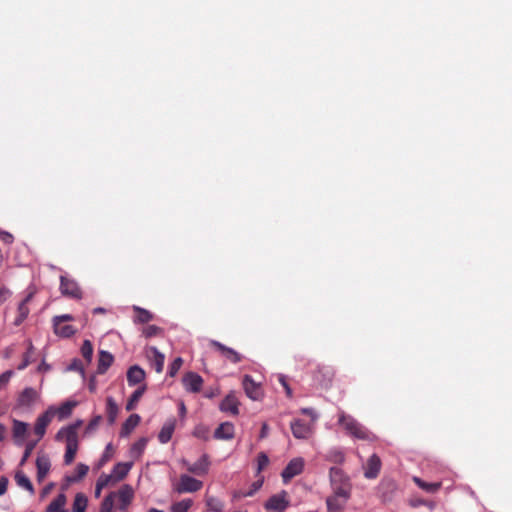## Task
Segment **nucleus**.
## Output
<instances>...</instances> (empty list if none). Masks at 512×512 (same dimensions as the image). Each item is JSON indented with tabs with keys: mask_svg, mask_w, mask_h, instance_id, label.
<instances>
[{
	"mask_svg": "<svg viewBox=\"0 0 512 512\" xmlns=\"http://www.w3.org/2000/svg\"><path fill=\"white\" fill-rule=\"evenodd\" d=\"M27 424L22 422V421H19V420H14L13 421V436L15 438H24L26 433H27Z\"/></svg>",
	"mask_w": 512,
	"mask_h": 512,
	"instance_id": "nucleus-40",
	"label": "nucleus"
},
{
	"mask_svg": "<svg viewBox=\"0 0 512 512\" xmlns=\"http://www.w3.org/2000/svg\"><path fill=\"white\" fill-rule=\"evenodd\" d=\"M50 459L47 455H40L36 459L37 480L42 482L50 470Z\"/></svg>",
	"mask_w": 512,
	"mask_h": 512,
	"instance_id": "nucleus-22",
	"label": "nucleus"
},
{
	"mask_svg": "<svg viewBox=\"0 0 512 512\" xmlns=\"http://www.w3.org/2000/svg\"><path fill=\"white\" fill-rule=\"evenodd\" d=\"M304 461L302 458L292 459L281 473L284 483H288L292 478L302 473Z\"/></svg>",
	"mask_w": 512,
	"mask_h": 512,
	"instance_id": "nucleus-8",
	"label": "nucleus"
},
{
	"mask_svg": "<svg viewBox=\"0 0 512 512\" xmlns=\"http://www.w3.org/2000/svg\"><path fill=\"white\" fill-rule=\"evenodd\" d=\"M101 422H102L101 415H96L95 417H93L85 428V434H91V433L95 432L98 429Z\"/></svg>",
	"mask_w": 512,
	"mask_h": 512,
	"instance_id": "nucleus-45",
	"label": "nucleus"
},
{
	"mask_svg": "<svg viewBox=\"0 0 512 512\" xmlns=\"http://www.w3.org/2000/svg\"><path fill=\"white\" fill-rule=\"evenodd\" d=\"M89 471V467L86 464L79 463L77 464L75 471L72 475L66 477V480L69 483H75L83 479Z\"/></svg>",
	"mask_w": 512,
	"mask_h": 512,
	"instance_id": "nucleus-29",
	"label": "nucleus"
},
{
	"mask_svg": "<svg viewBox=\"0 0 512 512\" xmlns=\"http://www.w3.org/2000/svg\"><path fill=\"white\" fill-rule=\"evenodd\" d=\"M88 389L90 392L92 393H95L96 390H97V381H96V377L95 376H92L90 379H89V382H88Z\"/></svg>",
	"mask_w": 512,
	"mask_h": 512,
	"instance_id": "nucleus-52",
	"label": "nucleus"
},
{
	"mask_svg": "<svg viewBox=\"0 0 512 512\" xmlns=\"http://www.w3.org/2000/svg\"><path fill=\"white\" fill-rule=\"evenodd\" d=\"M104 312H105V309L101 308V307L95 308L93 310V313H104Z\"/></svg>",
	"mask_w": 512,
	"mask_h": 512,
	"instance_id": "nucleus-63",
	"label": "nucleus"
},
{
	"mask_svg": "<svg viewBox=\"0 0 512 512\" xmlns=\"http://www.w3.org/2000/svg\"><path fill=\"white\" fill-rule=\"evenodd\" d=\"M102 489H103L102 487H100L98 484H96V486H95V496L96 497L100 496Z\"/></svg>",
	"mask_w": 512,
	"mask_h": 512,
	"instance_id": "nucleus-61",
	"label": "nucleus"
},
{
	"mask_svg": "<svg viewBox=\"0 0 512 512\" xmlns=\"http://www.w3.org/2000/svg\"><path fill=\"white\" fill-rule=\"evenodd\" d=\"M148 512H163L162 510L151 508Z\"/></svg>",
	"mask_w": 512,
	"mask_h": 512,
	"instance_id": "nucleus-64",
	"label": "nucleus"
},
{
	"mask_svg": "<svg viewBox=\"0 0 512 512\" xmlns=\"http://www.w3.org/2000/svg\"><path fill=\"white\" fill-rule=\"evenodd\" d=\"M6 437V428L3 424H0V441H3Z\"/></svg>",
	"mask_w": 512,
	"mask_h": 512,
	"instance_id": "nucleus-59",
	"label": "nucleus"
},
{
	"mask_svg": "<svg viewBox=\"0 0 512 512\" xmlns=\"http://www.w3.org/2000/svg\"><path fill=\"white\" fill-rule=\"evenodd\" d=\"M188 472L195 474L197 476H204L209 471V459L206 454L202 455L195 463H189L187 461H183Z\"/></svg>",
	"mask_w": 512,
	"mask_h": 512,
	"instance_id": "nucleus-9",
	"label": "nucleus"
},
{
	"mask_svg": "<svg viewBox=\"0 0 512 512\" xmlns=\"http://www.w3.org/2000/svg\"><path fill=\"white\" fill-rule=\"evenodd\" d=\"M113 454H114V447L111 443H109L106 445L104 453L101 456V459L99 461V466L101 467V466L105 465L113 457Z\"/></svg>",
	"mask_w": 512,
	"mask_h": 512,
	"instance_id": "nucleus-46",
	"label": "nucleus"
},
{
	"mask_svg": "<svg viewBox=\"0 0 512 512\" xmlns=\"http://www.w3.org/2000/svg\"><path fill=\"white\" fill-rule=\"evenodd\" d=\"M66 504V496L63 493L57 495V497L50 502L47 506L45 512H60L61 510H65L64 506Z\"/></svg>",
	"mask_w": 512,
	"mask_h": 512,
	"instance_id": "nucleus-32",
	"label": "nucleus"
},
{
	"mask_svg": "<svg viewBox=\"0 0 512 512\" xmlns=\"http://www.w3.org/2000/svg\"><path fill=\"white\" fill-rule=\"evenodd\" d=\"M414 482L418 485V487L429 493H435L441 487V483H427L418 477H414Z\"/></svg>",
	"mask_w": 512,
	"mask_h": 512,
	"instance_id": "nucleus-39",
	"label": "nucleus"
},
{
	"mask_svg": "<svg viewBox=\"0 0 512 512\" xmlns=\"http://www.w3.org/2000/svg\"><path fill=\"white\" fill-rule=\"evenodd\" d=\"M146 390V387L145 386H141L139 388H137L130 396L127 404H126V410L127 411H131L133 410L135 407H136V404L138 403V401L141 399V397L143 396L144 392Z\"/></svg>",
	"mask_w": 512,
	"mask_h": 512,
	"instance_id": "nucleus-36",
	"label": "nucleus"
},
{
	"mask_svg": "<svg viewBox=\"0 0 512 512\" xmlns=\"http://www.w3.org/2000/svg\"><path fill=\"white\" fill-rule=\"evenodd\" d=\"M235 428L231 422L221 423L214 432V438L218 440H231L234 437Z\"/></svg>",
	"mask_w": 512,
	"mask_h": 512,
	"instance_id": "nucleus-20",
	"label": "nucleus"
},
{
	"mask_svg": "<svg viewBox=\"0 0 512 512\" xmlns=\"http://www.w3.org/2000/svg\"><path fill=\"white\" fill-rule=\"evenodd\" d=\"M285 391H286V394L291 397L292 396V390L290 388L289 385H287L286 387H284Z\"/></svg>",
	"mask_w": 512,
	"mask_h": 512,
	"instance_id": "nucleus-62",
	"label": "nucleus"
},
{
	"mask_svg": "<svg viewBox=\"0 0 512 512\" xmlns=\"http://www.w3.org/2000/svg\"><path fill=\"white\" fill-rule=\"evenodd\" d=\"M267 435H268V425L266 423H263L259 437L261 439H264L267 437Z\"/></svg>",
	"mask_w": 512,
	"mask_h": 512,
	"instance_id": "nucleus-58",
	"label": "nucleus"
},
{
	"mask_svg": "<svg viewBox=\"0 0 512 512\" xmlns=\"http://www.w3.org/2000/svg\"><path fill=\"white\" fill-rule=\"evenodd\" d=\"M113 481V478L111 476V474H102L100 475V477L98 478L96 484H98L100 487H102L103 489L105 487H107L111 482Z\"/></svg>",
	"mask_w": 512,
	"mask_h": 512,
	"instance_id": "nucleus-49",
	"label": "nucleus"
},
{
	"mask_svg": "<svg viewBox=\"0 0 512 512\" xmlns=\"http://www.w3.org/2000/svg\"><path fill=\"white\" fill-rule=\"evenodd\" d=\"M133 310L136 314L135 318H134L135 323H142V324L148 323V322L152 321L154 318V315L150 311H148L144 308L134 306Z\"/></svg>",
	"mask_w": 512,
	"mask_h": 512,
	"instance_id": "nucleus-30",
	"label": "nucleus"
},
{
	"mask_svg": "<svg viewBox=\"0 0 512 512\" xmlns=\"http://www.w3.org/2000/svg\"><path fill=\"white\" fill-rule=\"evenodd\" d=\"M147 442L148 440L142 437L130 447L129 457L131 458V461L134 462V460H138L142 456L146 448Z\"/></svg>",
	"mask_w": 512,
	"mask_h": 512,
	"instance_id": "nucleus-28",
	"label": "nucleus"
},
{
	"mask_svg": "<svg viewBox=\"0 0 512 512\" xmlns=\"http://www.w3.org/2000/svg\"><path fill=\"white\" fill-rule=\"evenodd\" d=\"M329 479L332 493L339 496L351 497L352 483L344 471L338 467H331L329 470Z\"/></svg>",
	"mask_w": 512,
	"mask_h": 512,
	"instance_id": "nucleus-2",
	"label": "nucleus"
},
{
	"mask_svg": "<svg viewBox=\"0 0 512 512\" xmlns=\"http://www.w3.org/2000/svg\"><path fill=\"white\" fill-rule=\"evenodd\" d=\"M141 418L138 414H131L122 424L120 430L121 437H127L139 424Z\"/></svg>",
	"mask_w": 512,
	"mask_h": 512,
	"instance_id": "nucleus-25",
	"label": "nucleus"
},
{
	"mask_svg": "<svg viewBox=\"0 0 512 512\" xmlns=\"http://www.w3.org/2000/svg\"><path fill=\"white\" fill-rule=\"evenodd\" d=\"M10 292L6 288L0 289V305H2L9 297Z\"/></svg>",
	"mask_w": 512,
	"mask_h": 512,
	"instance_id": "nucleus-53",
	"label": "nucleus"
},
{
	"mask_svg": "<svg viewBox=\"0 0 512 512\" xmlns=\"http://www.w3.org/2000/svg\"><path fill=\"white\" fill-rule=\"evenodd\" d=\"M75 406L76 402L67 401L63 403L57 410H54V412L58 415L60 420H63L72 414V410Z\"/></svg>",
	"mask_w": 512,
	"mask_h": 512,
	"instance_id": "nucleus-37",
	"label": "nucleus"
},
{
	"mask_svg": "<svg viewBox=\"0 0 512 512\" xmlns=\"http://www.w3.org/2000/svg\"><path fill=\"white\" fill-rule=\"evenodd\" d=\"M291 431L297 439H307L311 434V427L303 420L296 419L291 422Z\"/></svg>",
	"mask_w": 512,
	"mask_h": 512,
	"instance_id": "nucleus-17",
	"label": "nucleus"
},
{
	"mask_svg": "<svg viewBox=\"0 0 512 512\" xmlns=\"http://www.w3.org/2000/svg\"><path fill=\"white\" fill-rule=\"evenodd\" d=\"M7 486H8V480L7 478L5 477H2L0 479V496L3 495L6 490H7Z\"/></svg>",
	"mask_w": 512,
	"mask_h": 512,
	"instance_id": "nucleus-56",
	"label": "nucleus"
},
{
	"mask_svg": "<svg viewBox=\"0 0 512 512\" xmlns=\"http://www.w3.org/2000/svg\"><path fill=\"white\" fill-rule=\"evenodd\" d=\"M70 369H72V370H77V371H80V372H83L82 363H81L79 360H75V361L71 364Z\"/></svg>",
	"mask_w": 512,
	"mask_h": 512,
	"instance_id": "nucleus-57",
	"label": "nucleus"
},
{
	"mask_svg": "<svg viewBox=\"0 0 512 512\" xmlns=\"http://www.w3.org/2000/svg\"><path fill=\"white\" fill-rule=\"evenodd\" d=\"M203 487V482L187 474H182L174 485V490L179 493H194Z\"/></svg>",
	"mask_w": 512,
	"mask_h": 512,
	"instance_id": "nucleus-5",
	"label": "nucleus"
},
{
	"mask_svg": "<svg viewBox=\"0 0 512 512\" xmlns=\"http://www.w3.org/2000/svg\"><path fill=\"white\" fill-rule=\"evenodd\" d=\"M380 468L381 460L376 454H373L367 461V466L364 473L365 477L368 479L376 478L380 472Z\"/></svg>",
	"mask_w": 512,
	"mask_h": 512,
	"instance_id": "nucleus-21",
	"label": "nucleus"
},
{
	"mask_svg": "<svg viewBox=\"0 0 512 512\" xmlns=\"http://www.w3.org/2000/svg\"><path fill=\"white\" fill-rule=\"evenodd\" d=\"M0 238L3 242L9 244L13 241V236L8 232H1Z\"/></svg>",
	"mask_w": 512,
	"mask_h": 512,
	"instance_id": "nucleus-54",
	"label": "nucleus"
},
{
	"mask_svg": "<svg viewBox=\"0 0 512 512\" xmlns=\"http://www.w3.org/2000/svg\"><path fill=\"white\" fill-rule=\"evenodd\" d=\"M81 354L83 358L87 361V363L91 362L93 356V346L91 341L84 340L81 346Z\"/></svg>",
	"mask_w": 512,
	"mask_h": 512,
	"instance_id": "nucleus-44",
	"label": "nucleus"
},
{
	"mask_svg": "<svg viewBox=\"0 0 512 512\" xmlns=\"http://www.w3.org/2000/svg\"><path fill=\"white\" fill-rule=\"evenodd\" d=\"M60 291L62 295L72 299L82 298V290L79 287L78 283L75 280L70 279L66 276L60 277Z\"/></svg>",
	"mask_w": 512,
	"mask_h": 512,
	"instance_id": "nucleus-6",
	"label": "nucleus"
},
{
	"mask_svg": "<svg viewBox=\"0 0 512 512\" xmlns=\"http://www.w3.org/2000/svg\"><path fill=\"white\" fill-rule=\"evenodd\" d=\"M54 415V409L49 408L46 412L37 418L34 426V433L38 436V440H40L45 435L46 428L51 423Z\"/></svg>",
	"mask_w": 512,
	"mask_h": 512,
	"instance_id": "nucleus-10",
	"label": "nucleus"
},
{
	"mask_svg": "<svg viewBox=\"0 0 512 512\" xmlns=\"http://www.w3.org/2000/svg\"><path fill=\"white\" fill-rule=\"evenodd\" d=\"M63 441L66 442V451L64 454V463L71 464L78 451L79 441L78 438L64 437Z\"/></svg>",
	"mask_w": 512,
	"mask_h": 512,
	"instance_id": "nucleus-19",
	"label": "nucleus"
},
{
	"mask_svg": "<svg viewBox=\"0 0 512 512\" xmlns=\"http://www.w3.org/2000/svg\"><path fill=\"white\" fill-rule=\"evenodd\" d=\"M144 378L145 371L137 365L130 367L127 371V382L129 386H135L141 383Z\"/></svg>",
	"mask_w": 512,
	"mask_h": 512,
	"instance_id": "nucleus-24",
	"label": "nucleus"
},
{
	"mask_svg": "<svg viewBox=\"0 0 512 512\" xmlns=\"http://www.w3.org/2000/svg\"><path fill=\"white\" fill-rule=\"evenodd\" d=\"M301 412L304 413V414L310 415L312 418L316 417L315 414H314V411L312 409H310V408H303L301 410Z\"/></svg>",
	"mask_w": 512,
	"mask_h": 512,
	"instance_id": "nucleus-60",
	"label": "nucleus"
},
{
	"mask_svg": "<svg viewBox=\"0 0 512 512\" xmlns=\"http://www.w3.org/2000/svg\"><path fill=\"white\" fill-rule=\"evenodd\" d=\"M210 346L218 350L228 361L232 363H239L243 359V356L240 353L230 347L225 346L219 341L211 340Z\"/></svg>",
	"mask_w": 512,
	"mask_h": 512,
	"instance_id": "nucleus-11",
	"label": "nucleus"
},
{
	"mask_svg": "<svg viewBox=\"0 0 512 512\" xmlns=\"http://www.w3.org/2000/svg\"><path fill=\"white\" fill-rule=\"evenodd\" d=\"M350 498L351 497L339 496L338 494L332 493L326 498V506L328 512H342Z\"/></svg>",
	"mask_w": 512,
	"mask_h": 512,
	"instance_id": "nucleus-13",
	"label": "nucleus"
},
{
	"mask_svg": "<svg viewBox=\"0 0 512 512\" xmlns=\"http://www.w3.org/2000/svg\"><path fill=\"white\" fill-rule=\"evenodd\" d=\"M183 364V360L181 357H177L173 360V362L169 366V375L171 377L175 376L177 372L180 370L181 366Z\"/></svg>",
	"mask_w": 512,
	"mask_h": 512,
	"instance_id": "nucleus-47",
	"label": "nucleus"
},
{
	"mask_svg": "<svg viewBox=\"0 0 512 512\" xmlns=\"http://www.w3.org/2000/svg\"><path fill=\"white\" fill-rule=\"evenodd\" d=\"M147 355L150 358L152 368L157 373H161L164 367V355L156 347H149L147 349Z\"/></svg>",
	"mask_w": 512,
	"mask_h": 512,
	"instance_id": "nucleus-18",
	"label": "nucleus"
},
{
	"mask_svg": "<svg viewBox=\"0 0 512 512\" xmlns=\"http://www.w3.org/2000/svg\"><path fill=\"white\" fill-rule=\"evenodd\" d=\"M268 463H269L268 456L263 452L259 453V455L257 457L258 472H261L263 469H265L266 466L268 465Z\"/></svg>",
	"mask_w": 512,
	"mask_h": 512,
	"instance_id": "nucleus-48",
	"label": "nucleus"
},
{
	"mask_svg": "<svg viewBox=\"0 0 512 512\" xmlns=\"http://www.w3.org/2000/svg\"><path fill=\"white\" fill-rule=\"evenodd\" d=\"M88 504V498L83 493H77L74 498L72 511L85 512Z\"/></svg>",
	"mask_w": 512,
	"mask_h": 512,
	"instance_id": "nucleus-35",
	"label": "nucleus"
},
{
	"mask_svg": "<svg viewBox=\"0 0 512 512\" xmlns=\"http://www.w3.org/2000/svg\"><path fill=\"white\" fill-rule=\"evenodd\" d=\"M242 385L246 395L250 399L257 401L263 397L261 385L256 383L250 375H245L243 377Z\"/></svg>",
	"mask_w": 512,
	"mask_h": 512,
	"instance_id": "nucleus-7",
	"label": "nucleus"
},
{
	"mask_svg": "<svg viewBox=\"0 0 512 512\" xmlns=\"http://www.w3.org/2000/svg\"><path fill=\"white\" fill-rule=\"evenodd\" d=\"M192 504L193 501L191 499H183L179 502L172 504L171 512H188Z\"/></svg>",
	"mask_w": 512,
	"mask_h": 512,
	"instance_id": "nucleus-41",
	"label": "nucleus"
},
{
	"mask_svg": "<svg viewBox=\"0 0 512 512\" xmlns=\"http://www.w3.org/2000/svg\"><path fill=\"white\" fill-rule=\"evenodd\" d=\"M29 363H30V354H29V352H27L24 355L22 363L18 366V369L23 370L24 368H26L29 365Z\"/></svg>",
	"mask_w": 512,
	"mask_h": 512,
	"instance_id": "nucleus-55",
	"label": "nucleus"
},
{
	"mask_svg": "<svg viewBox=\"0 0 512 512\" xmlns=\"http://www.w3.org/2000/svg\"><path fill=\"white\" fill-rule=\"evenodd\" d=\"M239 401L233 393L228 394L220 404V410L223 412H229L232 415H238L239 413Z\"/></svg>",
	"mask_w": 512,
	"mask_h": 512,
	"instance_id": "nucleus-23",
	"label": "nucleus"
},
{
	"mask_svg": "<svg viewBox=\"0 0 512 512\" xmlns=\"http://www.w3.org/2000/svg\"><path fill=\"white\" fill-rule=\"evenodd\" d=\"M37 442H29L27 443L26 447H25V451L23 453V456H22V459H21V465H23L27 459L30 457L35 445H36Z\"/></svg>",
	"mask_w": 512,
	"mask_h": 512,
	"instance_id": "nucleus-50",
	"label": "nucleus"
},
{
	"mask_svg": "<svg viewBox=\"0 0 512 512\" xmlns=\"http://www.w3.org/2000/svg\"><path fill=\"white\" fill-rule=\"evenodd\" d=\"M134 499V490L131 485L124 484L117 491L110 492L102 501L99 512H127Z\"/></svg>",
	"mask_w": 512,
	"mask_h": 512,
	"instance_id": "nucleus-1",
	"label": "nucleus"
},
{
	"mask_svg": "<svg viewBox=\"0 0 512 512\" xmlns=\"http://www.w3.org/2000/svg\"><path fill=\"white\" fill-rule=\"evenodd\" d=\"M142 334L146 338H152L163 334V329L156 325H148L142 329Z\"/></svg>",
	"mask_w": 512,
	"mask_h": 512,
	"instance_id": "nucleus-43",
	"label": "nucleus"
},
{
	"mask_svg": "<svg viewBox=\"0 0 512 512\" xmlns=\"http://www.w3.org/2000/svg\"><path fill=\"white\" fill-rule=\"evenodd\" d=\"M12 371H6L0 375V388L9 382Z\"/></svg>",
	"mask_w": 512,
	"mask_h": 512,
	"instance_id": "nucleus-51",
	"label": "nucleus"
},
{
	"mask_svg": "<svg viewBox=\"0 0 512 512\" xmlns=\"http://www.w3.org/2000/svg\"><path fill=\"white\" fill-rule=\"evenodd\" d=\"M183 385L185 389L192 393H197L201 390L203 385L202 377L194 372H188L183 377Z\"/></svg>",
	"mask_w": 512,
	"mask_h": 512,
	"instance_id": "nucleus-14",
	"label": "nucleus"
},
{
	"mask_svg": "<svg viewBox=\"0 0 512 512\" xmlns=\"http://www.w3.org/2000/svg\"><path fill=\"white\" fill-rule=\"evenodd\" d=\"M119 408L117 403L114 401L112 397H108L106 400V412H107V418L110 424L114 423L117 414H118Z\"/></svg>",
	"mask_w": 512,
	"mask_h": 512,
	"instance_id": "nucleus-34",
	"label": "nucleus"
},
{
	"mask_svg": "<svg viewBox=\"0 0 512 512\" xmlns=\"http://www.w3.org/2000/svg\"><path fill=\"white\" fill-rule=\"evenodd\" d=\"M206 507L212 512H223L224 502L217 497L207 495L205 497Z\"/></svg>",
	"mask_w": 512,
	"mask_h": 512,
	"instance_id": "nucleus-33",
	"label": "nucleus"
},
{
	"mask_svg": "<svg viewBox=\"0 0 512 512\" xmlns=\"http://www.w3.org/2000/svg\"><path fill=\"white\" fill-rule=\"evenodd\" d=\"M289 506V501L286 499V493L275 494L271 496L265 503L267 510L275 512H283Z\"/></svg>",
	"mask_w": 512,
	"mask_h": 512,
	"instance_id": "nucleus-12",
	"label": "nucleus"
},
{
	"mask_svg": "<svg viewBox=\"0 0 512 512\" xmlns=\"http://www.w3.org/2000/svg\"><path fill=\"white\" fill-rule=\"evenodd\" d=\"M114 361V357L111 353L107 351H100L99 352V359H98V367L97 372L99 374H104L108 368L112 365Z\"/></svg>",
	"mask_w": 512,
	"mask_h": 512,
	"instance_id": "nucleus-26",
	"label": "nucleus"
},
{
	"mask_svg": "<svg viewBox=\"0 0 512 512\" xmlns=\"http://www.w3.org/2000/svg\"><path fill=\"white\" fill-rule=\"evenodd\" d=\"M37 398V392L35 389L28 387L25 388L18 397L19 406H30Z\"/></svg>",
	"mask_w": 512,
	"mask_h": 512,
	"instance_id": "nucleus-27",
	"label": "nucleus"
},
{
	"mask_svg": "<svg viewBox=\"0 0 512 512\" xmlns=\"http://www.w3.org/2000/svg\"><path fill=\"white\" fill-rule=\"evenodd\" d=\"M174 429H175L174 422H168V423L164 424V426L161 428V430L158 434L159 441L162 444L168 443L172 438Z\"/></svg>",
	"mask_w": 512,
	"mask_h": 512,
	"instance_id": "nucleus-31",
	"label": "nucleus"
},
{
	"mask_svg": "<svg viewBox=\"0 0 512 512\" xmlns=\"http://www.w3.org/2000/svg\"><path fill=\"white\" fill-rule=\"evenodd\" d=\"M326 459L335 464H341L345 460V455L339 449H332L327 453Z\"/></svg>",
	"mask_w": 512,
	"mask_h": 512,
	"instance_id": "nucleus-42",
	"label": "nucleus"
},
{
	"mask_svg": "<svg viewBox=\"0 0 512 512\" xmlns=\"http://www.w3.org/2000/svg\"><path fill=\"white\" fill-rule=\"evenodd\" d=\"M73 316L70 314L58 315L53 318L54 332L58 336L69 338L75 334L76 329L65 322L73 321Z\"/></svg>",
	"mask_w": 512,
	"mask_h": 512,
	"instance_id": "nucleus-4",
	"label": "nucleus"
},
{
	"mask_svg": "<svg viewBox=\"0 0 512 512\" xmlns=\"http://www.w3.org/2000/svg\"><path fill=\"white\" fill-rule=\"evenodd\" d=\"M15 481L18 486L26 489L30 492V494H34V488L30 481V479L21 471L17 472L15 475Z\"/></svg>",
	"mask_w": 512,
	"mask_h": 512,
	"instance_id": "nucleus-38",
	"label": "nucleus"
},
{
	"mask_svg": "<svg viewBox=\"0 0 512 512\" xmlns=\"http://www.w3.org/2000/svg\"><path fill=\"white\" fill-rule=\"evenodd\" d=\"M133 465H134L133 461L119 462V463L115 464L110 473L113 478V481L119 482V481H122L123 479H125L127 477L128 473L130 472V470L132 469Z\"/></svg>",
	"mask_w": 512,
	"mask_h": 512,
	"instance_id": "nucleus-15",
	"label": "nucleus"
},
{
	"mask_svg": "<svg viewBox=\"0 0 512 512\" xmlns=\"http://www.w3.org/2000/svg\"><path fill=\"white\" fill-rule=\"evenodd\" d=\"M338 423L350 436L360 440H371L372 434L352 416L341 411L338 416Z\"/></svg>",
	"mask_w": 512,
	"mask_h": 512,
	"instance_id": "nucleus-3",
	"label": "nucleus"
},
{
	"mask_svg": "<svg viewBox=\"0 0 512 512\" xmlns=\"http://www.w3.org/2000/svg\"><path fill=\"white\" fill-rule=\"evenodd\" d=\"M83 425L82 420H76L74 423L62 427L56 434V441H63L64 437L78 438V430Z\"/></svg>",
	"mask_w": 512,
	"mask_h": 512,
	"instance_id": "nucleus-16",
	"label": "nucleus"
}]
</instances>
